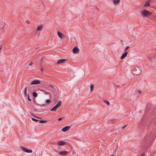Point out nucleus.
I'll return each instance as SVG.
<instances>
[{
    "label": "nucleus",
    "instance_id": "12",
    "mask_svg": "<svg viewBox=\"0 0 156 156\" xmlns=\"http://www.w3.org/2000/svg\"><path fill=\"white\" fill-rule=\"evenodd\" d=\"M127 52H125L123 54H122V55L120 57L121 59H123L124 58H125L127 56Z\"/></svg>",
    "mask_w": 156,
    "mask_h": 156
},
{
    "label": "nucleus",
    "instance_id": "35",
    "mask_svg": "<svg viewBox=\"0 0 156 156\" xmlns=\"http://www.w3.org/2000/svg\"><path fill=\"white\" fill-rule=\"evenodd\" d=\"M33 64L32 62H31L29 64V66H30Z\"/></svg>",
    "mask_w": 156,
    "mask_h": 156
},
{
    "label": "nucleus",
    "instance_id": "10",
    "mask_svg": "<svg viewBox=\"0 0 156 156\" xmlns=\"http://www.w3.org/2000/svg\"><path fill=\"white\" fill-rule=\"evenodd\" d=\"M71 127L70 126H66L63 127L62 129V130L63 132H66L68 131L70 128Z\"/></svg>",
    "mask_w": 156,
    "mask_h": 156
},
{
    "label": "nucleus",
    "instance_id": "37",
    "mask_svg": "<svg viewBox=\"0 0 156 156\" xmlns=\"http://www.w3.org/2000/svg\"><path fill=\"white\" fill-rule=\"evenodd\" d=\"M144 153H143L140 156H144Z\"/></svg>",
    "mask_w": 156,
    "mask_h": 156
},
{
    "label": "nucleus",
    "instance_id": "11",
    "mask_svg": "<svg viewBox=\"0 0 156 156\" xmlns=\"http://www.w3.org/2000/svg\"><path fill=\"white\" fill-rule=\"evenodd\" d=\"M68 153V152L67 151H62L59 152V154L65 156Z\"/></svg>",
    "mask_w": 156,
    "mask_h": 156
},
{
    "label": "nucleus",
    "instance_id": "38",
    "mask_svg": "<svg viewBox=\"0 0 156 156\" xmlns=\"http://www.w3.org/2000/svg\"><path fill=\"white\" fill-rule=\"evenodd\" d=\"M120 42H121V44H123V43H122V40H121V41H120Z\"/></svg>",
    "mask_w": 156,
    "mask_h": 156
},
{
    "label": "nucleus",
    "instance_id": "25",
    "mask_svg": "<svg viewBox=\"0 0 156 156\" xmlns=\"http://www.w3.org/2000/svg\"><path fill=\"white\" fill-rule=\"evenodd\" d=\"M28 96V99L29 100V101H31V99L29 97V94L27 95Z\"/></svg>",
    "mask_w": 156,
    "mask_h": 156
},
{
    "label": "nucleus",
    "instance_id": "23",
    "mask_svg": "<svg viewBox=\"0 0 156 156\" xmlns=\"http://www.w3.org/2000/svg\"><path fill=\"white\" fill-rule=\"evenodd\" d=\"M32 119L33 121L36 122H38V121H39V120L36 119L34 118H32Z\"/></svg>",
    "mask_w": 156,
    "mask_h": 156
},
{
    "label": "nucleus",
    "instance_id": "6",
    "mask_svg": "<svg viewBox=\"0 0 156 156\" xmlns=\"http://www.w3.org/2000/svg\"><path fill=\"white\" fill-rule=\"evenodd\" d=\"M67 60L66 59H59L57 62V64H62L65 63V62Z\"/></svg>",
    "mask_w": 156,
    "mask_h": 156
},
{
    "label": "nucleus",
    "instance_id": "32",
    "mask_svg": "<svg viewBox=\"0 0 156 156\" xmlns=\"http://www.w3.org/2000/svg\"><path fill=\"white\" fill-rule=\"evenodd\" d=\"M3 46L2 45H1L0 46V50H1L2 48H3Z\"/></svg>",
    "mask_w": 156,
    "mask_h": 156
},
{
    "label": "nucleus",
    "instance_id": "17",
    "mask_svg": "<svg viewBox=\"0 0 156 156\" xmlns=\"http://www.w3.org/2000/svg\"><path fill=\"white\" fill-rule=\"evenodd\" d=\"M33 95L34 98H36L37 96V94L36 92H34L33 93Z\"/></svg>",
    "mask_w": 156,
    "mask_h": 156
},
{
    "label": "nucleus",
    "instance_id": "7",
    "mask_svg": "<svg viewBox=\"0 0 156 156\" xmlns=\"http://www.w3.org/2000/svg\"><path fill=\"white\" fill-rule=\"evenodd\" d=\"M41 83L40 81L39 80H35L33 81L31 83V85H36L40 84Z\"/></svg>",
    "mask_w": 156,
    "mask_h": 156
},
{
    "label": "nucleus",
    "instance_id": "33",
    "mask_svg": "<svg viewBox=\"0 0 156 156\" xmlns=\"http://www.w3.org/2000/svg\"><path fill=\"white\" fill-rule=\"evenodd\" d=\"M44 57H42V58H41V62H42V61H43V59H44Z\"/></svg>",
    "mask_w": 156,
    "mask_h": 156
},
{
    "label": "nucleus",
    "instance_id": "29",
    "mask_svg": "<svg viewBox=\"0 0 156 156\" xmlns=\"http://www.w3.org/2000/svg\"><path fill=\"white\" fill-rule=\"evenodd\" d=\"M129 48V47L128 46H127L126 48V49H125V51H126Z\"/></svg>",
    "mask_w": 156,
    "mask_h": 156
},
{
    "label": "nucleus",
    "instance_id": "5",
    "mask_svg": "<svg viewBox=\"0 0 156 156\" xmlns=\"http://www.w3.org/2000/svg\"><path fill=\"white\" fill-rule=\"evenodd\" d=\"M20 148L25 152L28 153H31L32 152V150L28 149L23 147L21 146Z\"/></svg>",
    "mask_w": 156,
    "mask_h": 156
},
{
    "label": "nucleus",
    "instance_id": "26",
    "mask_svg": "<svg viewBox=\"0 0 156 156\" xmlns=\"http://www.w3.org/2000/svg\"><path fill=\"white\" fill-rule=\"evenodd\" d=\"M31 113V114L32 115H33L36 118H38V119H41V118L40 117H37V116H34L32 113Z\"/></svg>",
    "mask_w": 156,
    "mask_h": 156
},
{
    "label": "nucleus",
    "instance_id": "14",
    "mask_svg": "<svg viewBox=\"0 0 156 156\" xmlns=\"http://www.w3.org/2000/svg\"><path fill=\"white\" fill-rule=\"evenodd\" d=\"M120 0H113V2L115 5H117L120 2Z\"/></svg>",
    "mask_w": 156,
    "mask_h": 156
},
{
    "label": "nucleus",
    "instance_id": "31",
    "mask_svg": "<svg viewBox=\"0 0 156 156\" xmlns=\"http://www.w3.org/2000/svg\"><path fill=\"white\" fill-rule=\"evenodd\" d=\"M127 125H126L125 126H123L122 127V129H124L126 126Z\"/></svg>",
    "mask_w": 156,
    "mask_h": 156
},
{
    "label": "nucleus",
    "instance_id": "2",
    "mask_svg": "<svg viewBox=\"0 0 156 156\" xmlns=\"http://www.w3.org/2000/svg\"><path fill=\"white\" fill-rule=\"evenodd\" d=\"M140 12L141 15H142L143 16L146 17H148L151 16L152 14L151 12H149V11L147 10H143Z\"/></svg>",
    "mask_w": 156,
    "mask_h": 156
},
{
    "label": "nucleus",
    "instance_id": "39",
    "mask_svg": "<svg viewBox=\"0 0 156 156\" xmlns=\"http://www.w3.org/2000/svg\"><path fill=\"white\" fill-rule=\"evenodd\" d=\"M110 156H114L113 155H111Z\"/></svg>",
    "mask_w": 156,
    "mask_h": 156
},
{
    "label": "nucleus",
    "instance_id": "15",
    "mask_svg": "<svg viewBox=\"0 0 156 156\" xmlns=\"http://www.w3.org/2000/svg\"><path fill=\"white\" fill-rule=\"evenodd\" d=\"M150 6V2H149V1H146L145 2V4L144 5V7L146 6Z\"/></svg>",
    "mask_w": 156,
    "mask_h": 156
},
{
    "label": "nucleus",
    "instance_id": "41",
    "mask_svg": "<svg viewBox=\"0 0 156 156\" xmlns=\"http://www.w3.org/2000/svg\"><path fill=\"white\" fill-rule=\"evenodd\" d=\"M147 142H149V141H147Z\"/></svg>",
    "mask_w": 156,
    "mask_h": 156
},
{
    "label": "nucleus",
    "instance_id": "27",
    "mask_svg": "<svg viewBox=\"0 0 156 156\" xmlns=\"http://www.w3.org/2000/svg\"><path fill=\"white\" fill-rule=\"evenodd\" d=\"M40 69H41V72L42 73H43V68L42 66H41Z\"/></svg>",
    "mask_w": 156,
    "mask_h": 156
},
{
    "label": "nucleus",
    "instance_id": "4",
    "mask_svg": "<svg viewBox=\"0 0 156 156\" xmlns=\"http://www.w3.org/2000/svg\"><path fill=\"white\" fill-rule=\"evenodd\" d=\"M147 55V58L149 59L150 62H152L155 60V58L154 56V55L153 54L148 53Z\"/></svg>",
    "mask_w": 156,
    "mask_h": 156
},
{
    "label": "nucleus",
    "instance_id": "19",
    "mask_svg": "<svg viewBox=\"0 0 156 156\" xmlns=\"http://www.w3.org/2000/svg\"><path fill=\"white\" fill-rule=\"evenodd\" d=\"M40 123H44L47 122V120H39L38 121Z\"/></svg>",
    "mask_w": 156,
    "mask_h": 156
},
{
    "label": "nucleus",
    "instance_id": "24",
    "mask_svg": "<svg viewBox=\"0 0 156 156\" xmlns=\"http://www.w3.org/2000/svg\"><path fill=\"white\" fill-rule=\"evenodd\" d=\"M51 101L50 99H48L46 101V103H49L51 102Z\"/></svg>",
    "mask_w": 156,
    "mask_h": 156
},
{
    "label": "nucleus",
    "instance_id": "18",
    "mask_svg": "<svg viewBox=\"0 0 156 156\" xmlns=\"http://www.w3.org/2000/svg\"><path fill=\"white\" fill-rule=\"evenodd\" d=\"M103 101L104 103H106L108 105H110V103L108 101L105 100H103Z\"/></svg>",
    "mask_w": 156,
    "mask_h": 156
},
{
    "label": "nucleus",
    "instance_id": "22",
    "mask_svg": "<svg viewBox=\"0 0 156 156\" xmlns=\"http://www.w3.org/2000/svg\"><path fill=\"white\" fill-rule=\"evenodd\" d=\"M41 91L43 92H44V94H50V93L48 91H44V90H41Z\"/></svg>",
    "mask_w": 156,
    "mask_h": 156
},
{
    "label": "nucleus",
    "instance_id": "1",
    "mask_svg": "<svg viewBox=\"0 0 156 156\" xmlns=\"http://www.w3.org/2000/svg\"><path fill=\"white\" fill-rule=\"evenodd\" d=\"M132 73L134 75H138L140 74L141 71L138 67L135 66L132 69Z\"/></svg>",
    "mask_w": 156,
    "mask_h": 156
},
{
    "label": "nucleus",
    "instance_id": "9",
    "mask_svg": "<svg viewBox=\"0 0 156 156\" xmlns=\"http://www.w3.org/2000/svg\"><path fill=\"white\" fill-rule=\"evenodd\" d=\"M57 34L59 37L61 39H64L65 38V36L61 32L58 31Z\"/></svg>",
    "mask_w": 156,
    "mask_h": 156
},
{
    "label": "nucleus",
    "instance_id": "8",
    "mask_svg": "<svg viewBox=\"0 0 156 156\" xmlns=\"http://www.w3.org/2000/svg\"><path fill=\"white\" fill-rule=\"evenodd\" d=\"M73 51L74 54L78 53L79 51V49L78 48L75 47L73 49Z\"/></svg>",
    "mask_w": 156,
    "mask_h": 156
},
{
    "label": "nucleus",
    "instance_id": "20",
    "mask_svg": "<svg viewBox=\"0 0 156 156\" xmlns=\"http://www.w3.org/2000/svg\"><path fill=\"white\" fill-rule=\"evenodd\" d=\"M27 87H25L24 88V94L25 97H26L27 96Z\"/></svg>",
    "mask_w": 156,
    "mask_h": 156
},
{
    "label": "nucleus",
    "instance_id": "16",
    "mask_svg": "<svg viewBox=\"0 0 156 156\" xmlns=\"http://www.w3.org/2000/svg\"><path fill=\"white\" fill-rule=\"evenodd\" d=\"M43 28V26L41 25V26H38L37 28V30L38 31H40L42 30Z\"/></svg>",
    "mask_w": 156,
    "mask_h": 156
},
{
    "label": "nucleus",
    "instance_id": "3",
    "mask_svg": "<svg viewBox=\"0 0 156 156\" xmlns=\"http://www.w3.org/2000/svg\"><path fill=\"white\" fill-rule=\"evenodd\" d=\"M62 104V101H59L58 103L52 108L51 109V111H55Z\"/></svg>",
    "mask_w": 156,
    "mask_h": 156
},
{
    "label": "nucleus",
    "instance_id": "28",
    "mask_svg": "<svg viewBox=\"0 0 156 156\" xmlns=\"http://www.w3.org/2000/svg\"><path fill=\"white\" fill-rule=\"evenodd\" d=\"M26 22L27 24H29L30 23V22L29 20H27Z\"/></svg>",
    "mask_w": 156,
    "mask_h": 156
},
{
    "label": "nucleus",
    "instance_id": "40",
    "mask_svg": "<svg viewBox=\"0 0 156 156\" xmlns=\"http://www.w3.org/2000/svg\"><path fill=\"white\" fill-rule=\"evenodd\" d=\"M38 48H39V47H38ZM36 48V49H37V48Z\"/></svg>",
    "mask_w": 156,
    "mask_h": 156
},
{
    "label": "nucleus",
    "instance_id": "36",
    "mask_svg": "<svg viewBox=\"0 0 156 156\" xmlns=\"http://www.w3.org/2000/svg\"><path fill=\"white\" fill-rule=\"evenodd\" d=\"M137 91L138 92L140 93L141 92V91L140 90H138Z\"/></svg>",
    "mask_w": 156,
    "mask_h": 156
},
{
    "label": "nucleus",
    "instance_id": "30",
    "mask_svg": "<svg viewBox=\"0 0 156 156\" xmlns=\"http://www.w3.org/2000/svg\"><path fill=\"white\" fill-rule=\"evenodd\" d=\"M49 86H50V87H54V86L53 85H51V84H49Z\"/></svg>",
    "mask_w": 156,
    "mask_h": 156
},
{
    "label": "nucleus",
    "instance_id": "13",
    "mask_svg": "<svg viewBox=\"0 0 156 156\" xmlns=\"http://www.w3.org/2000/svg\"><path fill=\"white\" fill-rule=\"evenodd\" d=\"M66 144V142L62 141L58 142L57 143L60 146L64 145Z\"/></svg>",
    "mask_w": 156,
    "mask_h": 156
},
{
    "label": "nucleus",
    "instance_id": "34",
    "mask_svg": "<svg viewBox=\"0 0 156 156\" xmlns=\"http://www.w3.org/2000/svg\"><path fill=\"white\" fill-rule=\"evenodd\" d=\"M62 119V117H60V118H58V121H60Z\"/></svg>",
    "mask_w": 156,
    "mask_h": 156
},
{
    "label": "nucleus",
    "instance_id": "21",
    "mask_svg": "<svg viewBox=\"0 0 156 156\" xmlns=\"http://www.w3.org/2000/svg\"><path fill=\"white\" fill-rule=\"evenodd\" d=\"M94 87V85L93 84H91L90 86V90L91 91H92L93 88Z\"/></svg>",
    "mask_w": 156,
    "mask_h": 156
}]
</instances>
